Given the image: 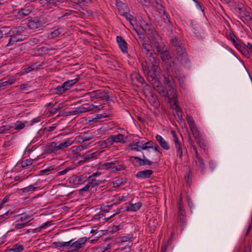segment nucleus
I'll return each mask as SVG.
<instances>
[{
    "mask_svg": "<svg viewBox=\"0 0 252 252\" xmlns=\"http://www.w3.org/2000/svg\"><path fill=\"white\" fill-rule=\"evenodd\" d=\"M148 56L149 59H146L142 66L148 80L152 84L159 81V68L158 60L154 57Z\"/></svg>",
    "mask_w": 252,
    "mask_h": 252,
    "instance_id": "nucleus-1",
    "label": "nucleus"
},
{
    "mask_svg": "<svg viewBox=\"0 0 252 252\" xmlns=\"http://www.w3.org/2000/svg\"><path fill=\"white\" fill-rule=\"evenodd\" d=\"M20 27L10 29L8 27L0 28V39L2 38L10 37L7 46L13 45L15 43L24 40L26 37L21 34Z\"/></svg>",
    "mask_w": 252,
    "mask_h": 252,
    "instance_id": "nucleus-2",
    "label": "nucleus"
},
{
    "mask_svg": "<svg viewBox=\"0 0 252 252\" xmlns=\"http://www.w3.org/2000/svg\"><path fill=\"white\" fill-rule=\"evenodd\" d=\"M87 240L86 237H83L76 241L72 239L67 242H55L53 245L57 248H67L66 252H79L80 250L84 247Z\"/></svg>",
    "mask_w": 252,
    "mask_h": 252,
    "instance_id": "nucleus-3",
    "label": "nucleus"
},
{
    "mask_svg": "<svg viewBox=\"0 0 252 252\" xmlns=\"http://www.w3.org/2000/svg\"><path fill=\"white\" fill-rule=\"evenodd\" d=\"M73 141L69 139L63 141H55L49 142L45 147V152L47 154L56 155L59 151L68 147L73 143Z\"/></svg>",
    "mask_w": 252,
    "mask_h": 252,
    "instance_id": "nucleus-4",
    "label": "nucleus"
},
{
    "mask_svg": "<svg viewBox=\"0 0 252 252\" xmlns=\"http://www.w3.org/2000/svg\"><path fill=\"white\" fill-rule=\"evenodd\" d=\"M148 39L151 43V47L153 48V51L155 53H159L161 52V48L162 45L161 44V37L158 34L157 32H155L147 36Z\"/></svg>",
    "mask_w": 252,
    "mask_h": 252,
    "instance_id": "nucleus-5",
    "label": "nucleus"
},
{
    "mask_svg": "<svg viewBox=\"0 0 252 252\" xmlns=\"http://www.w3.org/2000/svg\"><path fill=\"white\" fill-rule=\"evenodd\" d=\"M87 98H90L91 101L95 99L100 98L103 100H107L109 98L108 93L103 90H97L85 94Z\"/></svg>",
    "mask_w": 252,
    "mask_h": 252,
    "instance_id": "nucleus-6",
    "label": "nucleus"
},
{
    "mask_svg": "<svg viewBox=\"0 0 252 252\" xmlns=\"http://www.w3.org/2000/svg\"><path fill=\"white\" fill-rule=\"evenodd\" d=\"M125 137L124 135L119 134L116 135H111L104 141L105 147H109L114 143H125Z\"/></svg>",
    "mask_w": 252,
    "mask_h": 252,
    "instance_id": "nucleus-7",
    "label": "nucleus"
},
{
    "mask_svg": "<svg viewBox=\"0 0 252 252\" xmlns=\"http://www.w3.org/2000/svg\"><path fill=\"white\" fill-rule=\"evenodd\" d=\"M131 84L133 87L134 90H136L144 85V80L138 73L134 72L130 75Z\"/></svg>",
    "mask_w": 252,
    "mask_h": 252,
    "instance_id": "nucleus-8",
    "label": "nucleus"
},
{
    "mask_svg": "<svg viewBox=\"0 0 252 252\" xmlns=\"http://www.w3.org/2000/svg\"><path fill=\"white\" fill-rule=\"evenodd\" d=\"M116 162L117 161L116 160L112 161L110 160L109 161L103 163L102 166L105 167L107 169L112 172L120 171L124 169V166L122 165L118 164L115 165Z\"/></svg>",
    "mask_w": 252,
    "mask_h": 252,
    "instance_id": "nucleus-9",
    "label": "nucleus"
},
{
    "mask_svg": "<svg viewBox=\"0 0 252 252\" xmlns=\"http://www.w3.org/2000/svg\"><path fill=\"white\" fill-rule=\"evenodd\" d=\"M165 65L168 71H171L175 74H177L179 73V65L177 63L176 59L172 58L165 63Z\"/></svg>",
    "mask_w": 252,
    "mask_h": 252,
    "instance_id": "nucleus-10",
    "label": "nucleus"
},
{
    "mask_svg": "<svg viewBox=\"0 0 252 252\" xmlns=\"http://www.w3.org/2000/svg\"><path fill=\"white\" fill-rule=\"evenodd\" d=\"M141 27L145 31L147 36L157 32L150 22H146L145 21L141 22Z\"/></svg>",
    "mask_w": 252,
    "mask_h": 252,
    "instance_id": "nucleus-11",
    "label": "nucleus"
},
{
    "mask_svg": "<svg viewBox=\"0 0 252 252\" xmlns=\"http://www.w3.org/2000/svg\"><path fill=\"white\" fill-rule=\"evenodd\" d=\"M100 153L99 151L95 150L89 151L82 156L83 160L84 161H88L92 159L95 158Z\"/></svg>",
    "mask_w": 252,
    "mask_h": 252,
    "instance_id": "nucleus-12",
    "label": "nucleus"
},
{
    "mask_svg": "<svg viewBox=\"0 0 252 252\" xmlns=\"http://www.w3.org/2000/svg\"><path fill=\"white\" fill-rule=\"evenodd\" d=\"M63 0H40V3L47 8H51L63 2Z\"/></svg>",
    "mask_w": 252,
    "mask_h": 252,
    "instance_id": "nucleus-13",
    "label": "nucleus"
},
{
    "mask_svg": "<svg viewBox=\"0 0 252 252\" xmlns=\"http://www.w3.org/2000/svg\"><path fill=\"white\" fill-rule=\"evenodd\" d=\"M191 7L187 6V8L189 9L193 14H195L196 12H199L203 11V9L199 2L195 0H190Z\"/></svg>",
    "mask_w": 252,
    "mask_h": 252,
    "instance_id": "nucleus-14",
    "label": "nucleus"
},
{
    "mask_svg": "<svg viewBox=\"0 0 252 252\" xmlns=\"http://www.w3.org/2000/svg\"><path fill=\"white\" fill-rule=\"evenodd\" d=\"M38 189V184L34 183L33 184L30 185V186L22 189H19L20 193L22 194H31Z\"/></svg>",
    "mask_w": 252,
    "mask_h": 252,
    "instance_id": "nucleus-15",
    "label": "nucleus"
},
{
    "mask_svg": "<svg viewBox=\"0 0 252 252\" xmlns=\"http://www.w3.org/2000/svg\"><path fill=\"white\" fill-rule=\"evenodd\" d=\"M42 26L41 22L38 19L35 18L30 20L28 23V27L33 30H35L41 27Z\"/></svg>",
    "mask_w": 252,
    "mask_h": 252,
    "instance_id": "nucleus-16",
    "label": "nucleus"
},
{
    "mask_svg": "<svg viewBox=\"0 0 252 252\" xmlns=\"http://www.w3.org/2000/svg\"><path fill=\"white\" fill-rule=\"evenodd\" d=\"M88 112L86 105L81 106L75 108L74 109L68 112L69 115H79L82 113Z\"/></svg>",
    "mask_w": 252,
    "mask_h": 252,
    "instance_id": "nucleus-17",
    "label": "nucleus"
},
{
    "mask_svg": "<svg viewBox=\"0 0 252 252\" xmlns=\"http://www.w3.org/2000/svg\"><path fill=\"white\" fill-rule=\"evenodd\" d=\"M127 20H128L130 26L132 28V29L135 31L138 34H139V28L137 20L131 15L128 17H127Z\"/></svg>",
    "mask_w": 252,
    "mask_h": 252,
    "instance_id": "nucleus-18",
    "label": "nucleus"
},
{
    "mask_svg": "<svg viewBox=\"0 0 252 252\" xmlns=\"http://www.w3.org/2000/svg\"><path fill=\"white\" fill-rule=\"evenodd\" d=\"M87 179V175L84 174L81 176H74L72 177L71 181H72V183L74 185H78L84 183L86 181Z\"/></svg>",
    "mask_w": 252,
    "mask_h": 252,
    "instance_id": "nucleus-19",
    "label": "nucleus"
},
{
    "mask_svg": "<svg viewBox=\"0 0 252 252\" xmlns=\"http://www.w3.org/2000/svg\"><path fill=\"white\" fill-rule=\"evenodd\" d=\"M165 97H167L169 99L175 97L176 91L175 89L172 87L171 84L165 86Z\"/></svg>",
    "mask_w": 252,
    "mask_h": 252,
    "instance_id": "nucleus-20",
    "label": "nucleus"
},
{
    "mask_svg": "<svg viewBox=\"0 0 252 252\" xmlns=\"http://www.w3.org/2000/svg\"><path fill=\"white\" fill-rule=\"evenodd\" d=\"M134 158L136 160L138 163L139 166H142L146 164L151 165L152 164V162L147 159L145 158V156L143 155V159L138 158L137 157H132L130 158V160H132V159Z\"/></svg>",
    "mask_w": 252,
    "mask_h": 252,
    "instance_id": "nucleus-21",
    "label": "nucleus"
},
{
    "mask_svg": "<svg viewBox=\"0 0 252 252\" xmlns=\"http://www.w3.org/2000/svg\"><path fill=\"white\" fill-rule=\"evenodd\" d=\"M155 54H160L161 59L162 61L165 62V63L172 58L169 51L167 49L164 50L162 49V51L161 50V52L155 53Z\"/></svg>",
    "mask_w": 252,
    "mask_h": 252,
    "instance_id": "nucleus-22",
    "label": "nucleus"
},
{
    "mask_svg": "<svg viewBox=\"0 0 252 252\" xmlns=\"http://www.w3.org/2000/svg\"><path fill=\"white\" fill-rule=\"evenodd\" d=\"M150 103L155 107L159 106V101L158 100L157 95L153 93L146 96Z\"/></svg>",
    "mask_w": 252,
    "mask_h": 252,
    "instance_id": "nucleus-23",
    "label": "nucleus"
},
{
    "mask_svg": "<svg viewBox=\"0 0 252 252\" xmlns=\"http://www.w3.org/2000/svg\"><path fill=\"white\" fill-rule=\"evenodd\" d=\"M155 89L161 95L165 97V91L164 89V87L159 81L154 83L152 84Z\"/></svg>",
    "mask_w": 252,
    "mask_h": 252,
    "instance_id": "nucleus-24",
    "label": "nucleus"
},
{
    "mask_svg": "<svg viewBox=\"0 0 252 252\" xmlns=\"http://www.w3.org/2000/svg\"><path fill=\"white\" fill-rule=\"evenodd\" d=\"M116 41L121 51L124 53H126V42L125 39L120 36L116 37Z\"/></svg>",
    "mask_w": 252,
    "mask_h": 252,
    "instance_id": "nucleus-25",
    "label": "nucleus"
},
{
    "mask_svg": "<svg viewBox=\"0 0 252 252\" xmlns=\"http://www.w3.org/2000/svg\"><path fill=\"white\" fill-rule=\"evenodd\" d=\"M116 5L120 14L125 17H126V12L125 10L126 6L125 4L120 0H117Z\"/></svg>",
    "mask_w": 252,
    "mask_h": 252,
    "instance_id": "nucleus-26",
    "label": "nucleus"
},
{
    "mask_svg": "<svg viewBox=\"0 0 252 252\" xmlns=\"http://www.w3.org/2000/svg\"><path fill=\"white\" fill-rule=\"evenodd\" d=\"M153 171L151 170H146L139 171L136 174V177L138 178H149L153 174Z\"/></svg>",
    "mask_w": 252,
    "mask_h": 252,
    "instance_id": "nucleus-27",
    "label": "nucleus"
},
{
    "mask_svg": "<svg viewBox=\"0 0 252 252\" xmlns=\"http://www.w3.org/2000/svg\"><path fill=\"white\" fill-rule=\"evenodd\" d=\"M24 250V246L19 243L15 244L11 248L7 249L6 252H22Z\"/></svg>",
    "mask_w": 252,
    "mask_h": 252,
    "instance_id": "nucleus-28",
    "label": "nucleus"
},
{
    "mask_svg": "<svg viewBox=\"0 0 252 252\" xmlns=\"http://www.w3.org/2000/svg\"><path fill=\"white\" fill-rule=\"evenodd\" d=\"M139 142H136L135 143H131L128 145V146L130 147V150H135L137 151H140L141 150H146L148 149L147 146L145 145V143L143 144L142 146H140L138 145Z\"/></svg>",
    "mask_w": 252,
    "mask_h": 252,
    "instance_id": "nucleus-29",
    "label": "nucleus"
},
{
    "mask_svg": "<svg viewBox=\"0 0 252 252\" xmlns=\"http://www.w3.org/2000/svg\"><path fill=\"white\" fill-rule=\"evenodd\" d=\"M32 10L28 7H26L19 10L17 12V16L18 18H23L30 14Z\"/></svg>",
    "mask_w": 252,
    "mask_h": 252,
    "instance_id": "nucleus-30",
    "label": "nucleus"
},
{
    "mask_svg": "<svg viewBox=\"0 0 252 252\" xmlns=\"http://www.w3.org/2000/svg\"><path fill=\"white\" fill-rule=\"evenodd\" d=\"M156 140L159 143L160 146L164 149L168 150L169 149V146L166 141H165L162 137L159 135L156 136Z\"/></svg>",
    "mask_w": 252,
    "mask_h": 252,
    "instance_id": "nucleus-31",
    "label": "nucleus"
},
{
    "mask_svg": "<svg viewBox=\"0 0 252 252\" xmlns=\"http://www.w3.org/2000/svg\"><path fill=\"white\" fill-rule=\"evenodd\" d=\"M88 181L89 184L91 185L92 189H94L101 183V181L97 180L95 177L91 176L88 178Z\"/></svg>",
    "mask_w": 252,
    "mask_h": 252,
    "instance_id": "nucleus-32",
    "label": "nucleus"
},
{
    "mask_svg": "<svg viewBox=\"0 0 252 252\" xmlns=\"http://www.w3.org/2000/svg\"><path fill=\"white\" fill-rule=\"evenodd\" d=\"M141 206L140 202L132 204V201L129 203V206L127 207V211H136L139 210Z\"/></svg>",
    "mask_w": 252,
    "mask_h": 252,
    "instance_id": "nucleus-33",
    "label": "nucleus"
},
{
    "mask_svg": "<svg viewBox=\"0 0 252 252\" xmlns=\"http://www.w3.org/2000/svg\"><path fill=\"white\" fill-rule=\"evenodd\" d=\"M78 81V78L67 80L63 83L66 91L70 89Z\"/></svg>",
    "mask_w": 252,
    "mask_h": 252,
    "instance_id": "nucleus-34",
    "label": "nucleus"
},
{
    "mask_svg": "<svg viewBox=\"0 0 252 252\" xmlns=\"http://www.w3.org/2000/svg\"><path fill=\"white\" fill-rule=\"evenodd\" d=\"M151 47V45L148 44H142V52L145 53L146 54V59H149V56H150V57H153L152 53L151 52H150L151 50L150 48Z\"/></svg>",
    "mask_w": 252,
    "mask_h": 252,
    "instance_id": "nucleus-35",
    "label": "nucleus"
},
{
    "mask_svg": "<svg viewBox=\"0 0 252 252\" xmlns=\"http://www.w3.org/2000/svg\"><path fill=\"white\" fill-rule=\"evenodd\" d=\"M174 50L179 56L185 57L187 55L185 49L182 47L181 44L176 46Z\"/></svg>",
    "mask_w": 252,
    "mask_h": 252,
    "instance_id": "nucleus-36",
    "label": "nucleus"
},
{
    "mask_svg": "<svg viewBox=\"0 0 252 252\" xmlns=\"http://www.w3.org/2000/svg\"><path fill=\"white\" fill-rule=\"evenodd\" d=\"M63 107V103H59L58 106L56 107H54L50 110H48L47 112V114L49 116H53L55 114H56V112L59 109H61Z\"/></svg>",
    "mask_w": 252,
    "mask_h": 252,
    "instance_id": "nucleus-37",
    "label": "nucleus"
},
{
    "mask_svg": "<svg viewBox=\"0 0 252 252\" xmlns=\"http://www.w3.org/2000/svg\"><path fill=\"white\" fill-rule=\"evenodd\" d=\"M12 126L15 130H20L24 128L26 126V125L25 123L21 121H17L14 124L13 126Z\"/></svg>",
    "mask_w": 252,
    "mask_h": 252,
    "instance_id": "nucleus-38",
    "label": "nucleus"
},
{
    "mask_svg": "<svg viewBox=\"0 0 252 252\" xmlns=\"http://www.w3.org/2000/svg\"><path fill=\"white\" fill-rule=\"evenodd\" d=\"M87 109L88 112L90 111H96L100 110L102 109V107L101 105H94V104H86Z\"/></svg>",
    "mask_w": 252,
    "mask_h": 252,
    "instance_id": "nucleus-39",
    "label": "nucleus"
},
{
    "mask_svg": "<svg viewBox=\"0 0 252 252\" xmlns=\"http://www.w3.org/2000/svg\"><path fill=\"white\" fill-rule=\"evenodd\" d=\"M16 78L14 77L9 78L8 80L0 83V88L5 87L8 85H11L16 82Z\"/></svg>",
    "mask_w": 252,
    "mask_h": 252,
    "instance_id": "nucleus-40",
    "label": "nucleus"
},
{
    "mask_svg": "<svg viewBox=\"0 0 252 252\" xmlns=\"http://www.w3.org/2000/svg\"><path fill=\"white\" fill-rule=\"evenodd\" d=\"M142 89L143 93L145 97L152 93L151 86L147 84H144Z\"/></svg>",
    "mask_w": 252,
    "mask_h": 252,
    "instance_id": "nucleus-41",
    "label": "nucleus"
},
{
    "mask_svg": "<svg viewBox=\"0 0 252 252\" xmlns=\"http://www.w3.org/2000/svg\"><path fill=\"white\" fill-rule=\"evenodd\" d=\"M41 64L39 63H35L32 64L31 66L25 68V72L28 73L32 71L37 69L38 67L41 66Z\"/></svg>",
    "mask_w": 252,
    "mask_h": 252,
    "instance_id": "nucleus-42",
    "label": "nucleus"
},
{
    "mask_svg": "<svg viewBox=\"0 0 252 252\" xmlns=\"http://www.w3.org/2000/svg\"><path fill=\"white\" fill-rule=\"evenodd\" d=\"M30 225L28 222H21L20 220H17L14 224L15 228L20 229Z\"/></svg>",
    "mask_w": 252,
    "mask_h": 252,
    "instance_id": "nucleus-43",
    "label": "nucleus"
},
{
    "mask_svg": "<svg viewBox=\"0 0 252 252\" xmlns=\"http://www.w3.org/2000/svg\"><path fill=\"white\" fill-rule=\"evenodd\" d=\"M107 131V129L104 127H101L95 131V136L96 137H100L101 135L105 134Z\"/></svg>",
    "mask_w": 252,
    "mask_h": 252,
    "instance_id": "nucleus-44",
    "label": "nucleus"
},
{
    "mask_svg": "<svg viewBox=\"0 0 252 252\" xmlns=\"http://www.w3.org/2000/svg\"><path fill=\"white\" fill-rule=\"evenodd\" d=\"M62 32V30L61 29H56L50 33L48 35V37L49 38H54L57 37Z\"/></svg>",
    "mask_w": 252,
    "mask_h": 252,
    "instance_id": "nucleus-45",
    "label": "nucleus"
},
{
    "mask_svg": "<svg viewBox=\"0 0 252 252\" xmlns=\"http://www.w3.org/2000/svg\"><path fill=\"white\" fill-rule=\"evenodd\" d=\"M19 219L18 220H20L21 222H28L30 223V221L28 220L30 217L28 214L25 213L19 215Z\"/></svg>",
    "mask_w": 252,
    "mask_h": 252,
    "instance_id": "nucleus-46",
    "label": "nucleus"
},
{
    "mask_svg": "<svg viewBox=\"0 0 252 252\" xmlns=\"http://www.w3.org/2000/svg\"><path fill=\"white\" fill-rule=\"evenodd\" d=\"M51 221H47L44 223H43L41 225L34 229L35 232L40 231L42 229H45L48 226L51 225Z\"/></svg>",
    "mask_w": 252,
    "mask_h": 252,
    "instance_id": "nucleus-47",
    "label": "nucleus"
},
{
    "mask_svg": "<svg viewBox=\"0 0 252 252\" xmlns=\"http://www.w3.org/2000/svg\"><path fill=\"white\" fill-rule=\"evenodd\" d=\"M33 159H27L22 161L21 163V166L23 168L26 167L32 163Z\"/></svg>",
    "mask_w": 252,
    "mask_h": 252,
    "instance_id": "nucleus-48",
    "label": "nucleus"
},
{
    "mask_svg": "<svg viewBox=\"0 0 252 252\" xmlns=\"http://www.w3.org/2000/svg\"><path fill=\"white\" fill-rule=\"evenodd\" d=\"M12 128L11 125H5L0 126V134L5 133Z\"/></svg>",
    "mask_w": 252,
    "mask_h": 252,
    "instance_id": "nucleus-49",
    "label": "nucleus"
},
{
    "mask_svg": "<svg viewBox=\"0 0 252 252\" xmlns=\"http://www.w3.org/2000/svg\"><path fill=\"white\" fill-rule=\"evenodd\" d=\"M192 133L196 140V141L198 142L200 141V136L198 131L197 130V127L194 128L193 129H190Z\"/></svg>",
    "mask_w": 252,
    "mask_h": 252,
    "instance_id": "nucleus-50",
    "label": "nucleus"
},
{
    "mask_svg": "<svg viewBox=\"0 0 252 252\" xmlns=\"http://www.w3.org/2000/svg\"><path fill=\"white\" fill-rule=\"evenodd\" d=\"M55 90L56 91V93L58 94H62L66 92V90L63 86V84L61 85L58 86Z\"/></svg>",
    "mask_w": 252,
    "mask_h": 252,
    "instance_id": "nucleus-51",
    "label": "nucleus"
},
{
    "mask_svg": "<svg viewBox=\"0 0 252 252\" xmlns=\"http://www.w3.org/2000/svg\"><path fill=\"white\" fill-rule=\"evenodd\" d=\"M71 2L76 4H82L84 5H87L89 2L88 0H70Z\"/></svg>",
    "mask_w": 252,
    "mask_h": 252,
    "instance_id": "nucleus-52",
    "label": "nucleus"
},
{
    "mask_svg": "<svg viewBox=\"0 0 252 252\" xmlns=\"http://www.w3.org/2000/svg\"><path fill=\"white\" fill-rule=\"evenodd\" d=\"M114 187H118L124 184L123 179H117L112 182Z\"/></svg>",
    "mask_w": 252,
    "mask_h": 252,
    "instance_id": "nucleus-53",
    "label": "nucleus"
},
{
    "mask_svg": "<svg viewBox=\"0 0 252 252\" xmlns=\"http://www.w3.org/2000/svg\"><path fill=\"white\" fill-rule=\"evenodd\" d=\"M92 187L90 184L88 183L87 185H86L84 187L79 189L80 192H85L88 191L89 190H92Z\"/></svg>",
    "mask_w": 252,
    "mask_h": 252,
    "instance_id": "nucleus-54",
    "label": "nucleus"
},
{
    "mask_svg": "<svg viewBox=\"0 0 252 252\" xmlns=\"http://www.w3.org/2000/svg\"><path fill=\"white\" fill-rule=\"evenodd\" d=\"M172 134H173V136L174 138L173 141L175 143L176 146H177L179 144H181V143L179 142L178 138L177 137V135L176 134V132L175 131L172 130L171 131Z\"/></svg>",
    "mask_w": 252,
    "mask_h": 252,
    "instance_id": "nucleus-55",
    "label": "nucleus"
},
{
    "mask_svg": "<svg viewBox=\"0 0 252 252\" xmlns=\"http://www.w3.org/2000/svg\"><path fill=\"white\" fill-rule=\"evenodd\" d=\"M29 42L31 45L33 46L38 44L39 42V40L36 38H32L30 39Z\"/></svg>",
    "mask_w": 252,
    "mask_h": 252,
    "instance_id": "nucleus-56",
    "label": "nucleus"
},
{
    "mask_svg": "<svg viewBox=\"0 0 252 252\" xmlns=\"http://www.w3.org/2000/svg\"><path fill=\"white\" fill-rule=\"evenodd\" d=\"M144 156H145V158H147L149 159H152L154 156V154L152 152L147 151L145 152Z\"/></svg>",
    "mask_w": 252,
    "mask_h": 252,
    "instance_id": "nucleus-57",
    "label": "nucleus"
},
{
    "mask_svg": "<svg viewBox=\"0 0 252 252\" xmlns=\"http://www.w3.org/2000/svg\"><path fill=\"white\" fill-rule=\"evenodd\" d=\"M176 100H175L174 101V104L175 105V109L177 110V115H178V117H179V118L180 119H181V118H182V115H181L180 116H179V112L181 111V109H180V108L179 107V106L176 104V102L175 101Z\"/></svg>",
    "mask_w": 252,
    "mask_h": 252,
    "instance_id": "nucleus-58",
    "label": "nucleus"
},
{
    "mask_svg": "<svg viewBox=\"0 0 252 252\" xmlns=\"http://www.w3.org/2000/svg\"><path fill=\"white\" fill-rule=\"evenodd\" d=\"M56 127H57V125L56 124H54V125H53V126H51L46 127L44 128V129L46 131L51 132V131H53L54 129H55Z\"/></svg>",
    "mask_w": 252,
    "mask_h": 252,
    "instance_id": "nucleus-59",
    "label": "nucleus"
},
{
    "mask_svg": "<svg viewBox=\"0 0 252 252\" xmlns=\"http://www.w3.org/2000/svg\"><path fill=\"white\" fill-rule=\"evenodd\" d=\"M171 43L172 45L176 48V46H177L179 45H180L181 44L179 43V41H178V39L176 37L172 39L171 41Z\"/></svg>",
    "mask_w": 252,
    "mask_h": 252,
    "instance_id": "nucleus-60",
    "label": "nucleus"
},
{
    "mask_svg": "<svg viewBox=\"0 0 252 252\" xmlns=\"http://www.w3.org/2000/svg\"><path fill=\"white\" fill-rule=\"evenodd\" d=\"M188 123L190 129H193L194 128H196V125L194 124V122L192 119H190L189 120H188Z\"/></svg>",
    "mask_w": 252,
    "mask_h": 252,
    "instance_id": "nucleus-61",
    "label": "nucleus"
},
{
    "mask_svg": "<svg viewBox=\"0 0 252 252\" xmlns=\"http://www.w3.org/2000/svg\"><path fill=\"white\" fill-rule=\"evenodd\" d=\"M41 121V118L40 117L35 118L33 119L30 121V125L32 126L34 124L39 122Z\"/></svg>",
    "mask_w": 252,
    "mask_h": 252,
    "instance_id": "nucleus-62",
    "label": "nucleus"
},
{
    "mask_svg": "<svg viewBox=\"0 0 252 252\" xmlns=\"http://www.w3.org/2000/svg\"><path fill=\"white\" fill-rule=\"evenodd\" d=\"M176 147L178 149V151L179 153V157H180V158H182V156H183L182 145L179 144L177 145V146H176Z\"/></svg>",
    "mask_w": 252,
    "mask_h": 252,
    "instance_id": "nucleus-63",
    "label": "nucleus"
},
{
    "mask_svg": "<svg viewBox=\"0 0 252 252\" xmlns=\"http://www.w3.org/2000/svg\"><path fill=\"white\" fill-rule=\"evenodd\" d=\"M127 120L131 124H133V118L128 111H127Z\"/></svg>",
    "mask_w": 252,
    "mask_h": 252,
    "instance_id": "nucleus-64",
    "label": "nucleus"
}]
</instances>
